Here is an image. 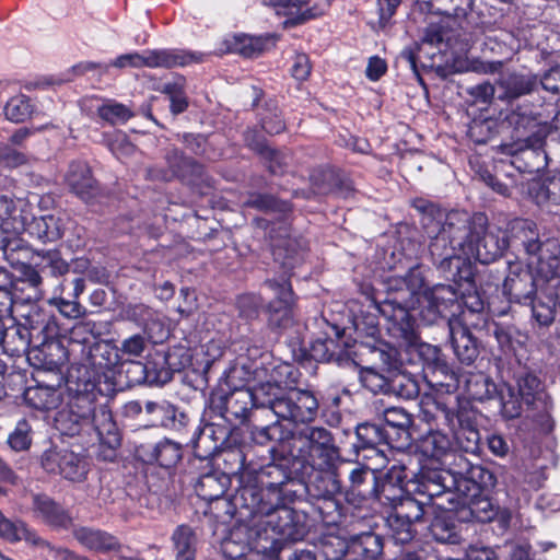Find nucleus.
I'll list each match as a JSON object with an SVG mask.
<instances>
[{"mask_svg":"<svg viewBox=\"0 0 560 560\" xmlns=\"http://www.w3.org/2000/svg\"><path fill=\"white\" fill-rule=\"evenodd\" d=\"M270 458L240 477L236 505L248 516H265L264 532L273 545L301 541L311 529L308 513L289 504L295 503L298 491H302L303 465L289 451L273 453Z\"/></svg>","mask_w":560,"mask_h":560,"instance_id":"1","label":"nucleus"},{"mask_svg":"<svg viewBox=\"0 0 560 560\" xmlns=\"http://www.w3.org/2000/svg\"><path fill=\"white\" fill-rule=\"evenodd\" d=\"M72 361L66 373V382L98 395L102 378L120 362L119 349L108 340L70 339Z\"/></svg>","mask_w":560,"mask_h":560,"instance_id":"2","label":"nucleus"},{"mask_svg":"<svg viewBox=\"0 0 560 560\" xmlns=\"http://www.w3.org/2000/svg\"><path fill=\"white\" fill-rule=\"evenodd\" d=\"M504 121L513 128L515 139L499 145V152L514 158L512 163L522 172H535L541 167L540 162L533 159L546 160L544 150L545 137L540 135V115L535 112L532 103L517 104L505 115Z\"/></svg>","mask_w":560,"mask_h":560,"instance_id":"3","label":"nucleus"},{"mask_svg":"<svg viewBox=\"0 0 560 560\" xmlns=\"http://www.w3.org/2000/svg\"><path fill=\"white\" fill-rule=\"evenodd\" d=\"M223 382L214 387L208 399L211 412L228 422L244 423L249 420L254 404L247 383L252 374L237 363L223 373Z\"/></svg>","mask_w":560,"mask_h":560,"instance_id":"4","label":"nucleus"},{"mask_svg":"<svg viewBox=\"0 0 560 560\" xmlns=\"http://www.w3.org/2000/svg\"><path fill=\"white\" fill-rule=\"evenodd\" d=\"M290 453L301 460L303 470L310 467H334L340 458V450L334 434L322 425H304L292 430Z\"/></svg>","mask_w":560,"mask_h":560,"instance_id":"5","label":"nucleus"},{"mask_svg":"<svg viewBox=\"0 0 560 560\" xmlns=\"http://www.w3.org/2000/svg\"><path fill=\"white\" fill-rule=\"evenodd\" d=\"M68 401L55 417V428L63 436L74 438L86 433L91 435L101 425L100 408H96L97 395L79 387L78 390L66 382Z\"/></svg>","mask_w":560,"mask_h":560,"instance_id":"6","label":"nucleus"},{"mask_svg":"<svg viewBox=\"0 0 560 560\" xmlns=\"http://www.w3.org/2000/svg\"><path fill=\"white\" fill-rule=\"evenodd\" d=\"M438 416L451 430L453 446L465 453L477 454L480 452V432L477 422V411L469 401L460 400L458 396L454 401H446L443 397L434 399Z\"/></svg>","mask_w":560,"mask_h":560,"instance_id":"7","label":"nucleus"},{"mask_svg":"<svg viewBox=\"0 0 560 560\" xmlns=\"http://www.w3.org/2000/svg\"><path fill=\"white\" fill-rule=\"evenodd\" d=\"M40 337L28 351L27 361L35 372L55 377L56 374H65L62 369L66 363L72 361L71 345H63L60 329L57 323L48 318L40 328Z\"/></svg>","mask_w":560,"mask_h":560,"instance_id":"8","label":"nucleus"},{"mask_svg":"<svg viewBox=\"0 0 560 560\" xmlns=\"http://www.w3.org/2000/svg\"><path fill=\"white\" fill-rule=\"evenodd\" d=\"M443 235L438 233L429 236L428 249L431 262L447 281L456 285L467 283L469 288L474 287L476 266L468 257L458 253L463 249L460 246Z\"/></svg>","mask_w":560,"mask_h":560,"instance_id":"9","label":"nucleus"},{"mask_svg":"<svg viewBox=\"0 0 560 560\" xmlns=\"http://www.w3.org/2000/svg\"><path fill=\"white\" fill-rule=\"evenodd\" d=\"M272 257L281 272L278 278H268L264 281V285L275 294L270 302L295 306L298 296L293 291L291 278L294 269L304 262L305 252L295 240L287 238L272 245Z\"/></svg>","mask_w":560,"mask_h":560,"instance_id":"10","label":"nucleus"},{"mask_svg":"<svg viewBox=\"0 0 560 560\" xmlns=\"http://www.w3.org/2000/svg\"><path fill=\"white\" fill-rule=\"evenodd\" d=\"M416 304L385 293L377 306V312L384 319L388 337L398 346H412L419 340V325L413 314Z\"/></svg>","mask_w":560,"mask_h":560,"instance_id":"11","label":"nucleus"},{"mask_svg":"<svg viewBox=\"0 0 560 560\" xmlns=\"http://www.w3.org/2000/svg\"><path fill=\"white\" fill-rule=\"evenodd\" d=\"M167 166V180L176 179L192 194L208 196L215 189V179L207 166L189 156L179 148L173 147L164 155Z\"/></svg>","mask_w":560,"mask_h":560,"instance_id":"12","label":"nucleus"},{"mask_svg":"<svg viewBox=\"0 0 560 560\" xmlns=\"http://www.w3.org/2000/svg\"><path fill=\"white\" fill-rule=\"evenodd\" d=\"M0 252L2 258L19 272L21 280L26 282V287L32 290V293L21 296V300L30 302L39 299L43 277L33 266L35 256H39V254L22 237L3 234L0 236Z\"/></svg>","mask_w":560,"mask_h":560,"instance_id":"13","label":"nucleus"},{"mask_svg":"<svg viewBox=\"0 0 560 560\" xmlns=\"http://www.w3.org/2000/svg\"><path fill=\"white\" fill-rule=\"evenodd\" d=\"M465 292L455 283H438L423 292L424 305H421L419 315L427 325L436 324L440 319L453 327L451 322L463 313Z\"/></svg>","mask_w":560,"mask_h":560,"instance_id":"14","label":"nucleus"},{"mask_svg":"<svg viewBox=\"0 0 560 560\" xmlns=\"http://www.w3.org/2000/svg\"><path fill=\"white\" fill-rule=\"evenodd\" d=\"M471 224L470 241L467 248L483 265L499 259L509 248L508 232L500 228L489 230L488 218L482 212L472 214Z\"/></svg>","mask_w":560,"mask_h":560,"instance_id":"15","label":"nucleus"},{"mask_svg":"<svg viewBox=\"0 0 560 560\" xmlns=\"http://www.w3.org/2000/svg\"><path fill=\"white\" fill-rule=\"evenodd\" d=\"M408 351L417 353L422 365L424 378L432 385L445 387L447 393L459 386L457 373L448 364L438 346L422 342L420 339L412 346H405Z\"/></svg>","mask_w":560,"mask_h":560,"instance_id":"16","label":"nucleus"},{"mask_svg":"<svg viewBox=\"0 0 560 560\" xmlns=\"http://www.w3.org/2000/svg\"><path fill=\"white\" fill-rule=\"evenodd\" d=\"M328 331L311 340L308 346H301L293 351L294 359L302 365L315 361L328 363L339 361L346 354L348 343L343 340L345 328L339 325H329Z\"/></svg>","mask_w":560,"mask_h":560,"instance_id":"17","label":"nucleus"},{"mask_svg":"<svg viewBox=\"0 0 560 560\" xmlns=\"http://www.w3.org/2000/svg\"><path fill=\"white\" fill-rule=\"evenodd\" d=\"M40 465L46 472L60 475L73 482L84 481L90 471V465L84 455L58 446H52L42 454Z\"/></svg>","mask_w":560,"mask_h":560,"instance_id":"18","label":"nucleus"},{"mask_svg":"<svg viewBox=\"0 0 560 560\" xmlns=\"http://www.w3.org/2000/svg\"><path fill=\"white\" fill-rule=\"evenodd\" d=\"M457 479V498L475 493H493L498 479L493 470L481 465L472 464L463 454H457L454 465Z\"/></svg>","mask_w":560,"mask_h":560,"instance_id":"19","label":"nucleus"},{"mask_svg":"<svg viewBox=\"0 0 560 560\" xmlns=\"http://www.w3.org/2000/svg\"><path fill=\"white\" fill-rule=\"evenodd\" d=\"M316 393L311 387L290 388L284 393V400L278 402L279 419L295 424H312L318 417Z\"/></svg>","mask_w":560,"mask_h":560,"instance_id":"20","label":"nucleus"},{"mask_svg":"<svg viewBox=\"0 0 560 560\" xmlns=\"http://www.w3.org/2000/svg\"><path fill=\"white\" fill-rule=\"evenodd\" d=\"M35 385L27 386L23 392V401L26 407L37 411H50L61 404V385H66V374H56L55 377L44 375L43 372L32 374Z\"/></svg>","mask_w":560,"mask_h":560,"instance_id":"21","label":"nucleus"},{"mask_svg":"<svg viewBox=\"0 0 560 560\" xmlns=\"http://www.w3.org/2000/svg\"><path fill=\"white\" fill-rule=\"evenodd\" d=\"M10 325H4L3 341L1 346L3 351L11 357L28 355V351L34 342L40 337V328L46 320H34L32 315L24 317V322L16 320L14 317L8 319Z\"/></svg>","mask_w":560,"mask_h":560,"instance_id":"22","label":"nucleus"},{"mask_svg":"<svg viewBox=\"0 0 560 560\" xmlns=\"http://www.w3.org/2000/svg\"><path fill=\"white\" fill-rule=\"evenodd\" d=\"M539 280H542L529 265L520 261L509 262V273L503 282V294L510 303L528 304L538 293Z\"/></svg>","mask_w":560,"mask_h":560,"instance_id":"23","label":"nucleus"},{"mask_svg":"<svg viewBox=\"0 0 560 560\" xmlns=\"http://www.w3.org/2000/svg\"><path fill=\"white\" fill-rule=\"evenodd\" d=\"M312 469L316 472L308 482L306 481V471L303 470L300 478L302 491H298L296 502L342 494L343 486L338 474L337 464L334 467H312Z\"/></svg>","mask_w":560,"mask_h":560,"instance_id":"24","label":"nucleus"},{"mask_svg":"<svg viewBox=\"0 0 560 560\" xmlns=\"http://www.w3.org/2000/svg\"><path fill=\"white\" fill-rule=\"evenodd\" d=\"M144 412L149 427H159L170 431L184 432L190 423V417L179 406L166 400H147Z\"/></svg>","mask_w":560,"mask_h":560,"instance_id":"25","label":"nucleus"},{"mask_svg":"<svg viewBox=\"0 0 560 560\" xmlns=\"http://www.w3.org/2000/svg\"><path fill=\"white\" fill-rule=\"evenodd\" d=\"M183 445L168 438L155 443H141L136 447V456L147 465L171 470L183 459Z\"/></svg>","mask_w":560,"mask_h":560,"instance_id":"26","label":"nucleus"},{"mask_svg":"<svg viewBox=\"0 0 560 560\" xmlns=\"http://www.w3.org/2000/svg\"><path fill=\"white\" fill-rule=\"evenodd\" d=\"M380 424L387 446L404 450L410 445L413 418L404 408H386L383 412V422Z\"/></svg>","mask_w":560,"mask_h":560,"instance_id":"27","label":"nucleus"},{"mask_svg":"<svg viewBox=\"0 0 560 560\" xmlns=\"http://www.w3.org/2000/svg\"><path fill=\"white\" fill-rule=\"evenodd\" d=\"M378 470L357 463L348 476V485L343 487V497L351 504L374 501L377 493Z\"/></svg>","mask_w":560,"mask_h":560,"instance_id":"28","label":"nucleus"},{"mask_svg":"<svg viewBox=\"0 0 560 560\" xmlns=\"http://www.w3.org/2000/svg\"><path fill=\"white\" fill-rule=\"evenodd\" d=\"M408 483V470L404 465L394 464L385 472L378 470L374 501L392 508L410 492Z\"/></svg>","mask_w":560,"mask_h":560,"instance_id":"29","label":"nucleus"},{"mask_svg":"<svg viewBox=\"0 0 560 560\" xmlns=\"http://www.w3.org/2000/svg\"><path fill=\"white\" fill-rule=\"evenodd\" d=\"M459 33L457 34L460 44V50L468 51L489 33L498 31V23L489 13L479 7H476L464 21L458 23Z\"/></svg>","mask_w":560,"mask_h":560,"instance_id":"30","label":"nucleus"},{"mask_svg":"<svg viewBox=\"0 0 560 560\" xmlns=\"http://www.w3.org/2000/svg\"><path fill=\"white\" fill-rule=\"evenodd\" d=\"M72 535L84 549L95 553H119L122 549L120 539L102 528L75 526L72 530Z\"/></svg>","mask_w":560,"mask_h":560,"instance_id":"31","label":"nucleus"},{"mask_svg":"<svg viewBox=\"0 0 560 560\" xmlns=\"http://www.w3.org/2000/svg\"><path fill=\"white\" fill-rule=\"evenodd\" d=\"M100 416L102 417L101 425L93 433L100 442L96 457L98 460L113 463L116 460L117 451L121 445V435L106 406L100 407Z\"/></svg>","mask_w":560,"mask_h":560,"instance_id":"32","label":"nucleus"},{"mask_svg":"<svg viewBox=\"0 0 560 560\" xmlns=\"http://www.w3.org/2000/svg\"><path fill=\"white\" fill-rule=\"evenodd\" d=\"M516 383L518 394L528 407L538 409L541 406L546 412L552 407L551 397L544 390L542 383L537 375L529 371L522 372L516 376ZM546 424L549 431L553 429V421L549 413L546 416Z\"/></svg>","mask_w":560,"mask_h":560,"instance_id":"33","label":"nucleus"},{"mask_svg":"<svg viewBox=\"0 0 560 560\" xmlns=\"http://www.w3.org/2000/svg\"><path fill=\"white\" fill-rule=\"evenodd\" d=\"M32 509L37 518L54 529L67 530L73 525L71 513L45 493L33 495Z\"/></svg>","mask_w":560,"mask_h":560,"instance_id":"34","label":"nucleus"},{"mask_svg":"<svg viewBox=\"0 0 560 560\" xmlns=\"http://www.w3.org/2000/svg\"><path fill=\"white\" fill-rule=\"evenodd\" d=\"M539 86L538 74L512 72L498 80V100L513 106L522 96L529 95Z\"/></svg>","mask_w":560,"mask_h":560,"instance_id":"35","label":"nucleus"},{"mask_svg":"<svg viewBox=\"0 0 560 560\" xmlns=\"http://www.w3.org/2000/svg\"><path fill=\"white\" fill-rule=\"evenodd\" d=\"M425 277L419 265L409 268L404 277L390 278L387 281L386 293L394 296H402L404 300L415 304H421L420 294L427 290Z\"/></svg>","mask_w":560,"mask_h":560,"instance_id":"36","label":"nucleus"},{"mask_svg":"<svg viewBox=\"0 0 560 560\" xmlns=\"http://www.w3.org/2000/svg\"><path fill=\"white\" fill-rule=\"evenodd\" d=\"M363 382L365 387L374 393L395 392L405 399H413L419 395L418 384L406 375H399L388 381L374 369H368Z\"/></svg>","mask_w":560,"mask_h":560,"instance_id":"37","label":"nucleus"},{"mask_svg":"<svg viewBox=\"0 0 560 560\" xmlns=\"http://www.w3.org/2000/svg\"><path fill=\"white\" fill-rule=\"evenodd\" d=\"M206 54L179 48L147 49L148 68L186 67L205 61Z\"/></svg>","mask_w":560,"mask_h":560,"instance_id":"38","label":"nucleus"},{"mask_svg":"<svg viewBox=\"0 0 560 560\" xmlns=\"http://www.w3.org/2000/svg\"><path fill=\"white\" fill-rule=\"evenodd\" d=\"M66 183L70 191L86 203L92 202L101 195V186L86 164H70Z\"/></svg>","mask_w":560,"mask_h":560,"instance_id":"39","label":"nucleus"},{"mask_svg":"<svg viewBox=\"0 0 560 560\" xmlns=\"http://www.w3.org/2000/svg\"><path fill=\"white\" fill-rule=\"evenodd\" d=\"M318 401V416L331 428L341 423V405L343 396H351L348 388L331 384L323 389L315 390Z\"/></svg>","mask_w":560,"mask_h":560,"instance_id":"40","label":"nucleus"},{"mask_svg":"<svg viewBox=\"0 0 560 560\" xmlns=\"http://www.w3.org/2000/svg\"><path fill=\"white\" fill-rule=\"evenodd\" d=\"M530 258H535L537 275L547 282L560 278V242L555 237H547L540 241L538 248Z\"/></svg>","mask_w":560,"mask_h":560,"instance_id":"41","label":"nucleus"},{"mask_svg":"<svg viewBox=\"0 0 560 560\" xmlns=\"http://www.w3.org/2000/svg\"><path fill=\"white\" fill-rule=\"evenodd\" d=\"M218 432L223 433V428L203 419L200 420L190 439V446L197 458L209 460L215 452H219L221 438L217 436Z\"/></svg>","mask_w":560,"mask_h":560,"instance_id":"42","label":"nucleus"},{"mask_svg":"<svg viewBox=\"0 0 560 560\" xmlns=\"http://www.w3.org/2000/svg\"><path fill=\"white\" fill-rule=\"evenodd\" d=\"M506 232L509 247L523 248L528 256L537 250L538 244L541 241L536 223L529 219H514L511 221Z\"/></svg>","mask_w":560,"mask_h":560,"instance_id":"43","label":"nucleus"},{"mask_svg":"<svg viewBox=\"0 0 560 560\" xmlns=\"http://www.w3.org/2000/svg\"><path fill=\"white\" fill-rule=\"evenodd\" d=\"M471 222L472 215H469L468 212L451 210L446 212L438 233H443L444 237L465 248L470 241Z\"/></svg>","mask_w":560,"mask_h":560,"instance_id":"44","label":"nucleus"},{"mask_svg":"<svg viewBox=\"0 0 560 560\" xmlns=\"http://www.w3.org/2000/svg\"><path fill=\"white\" fill-rule=\"evenodd\" d=\"M450 338L457 360L464 365L474 364L479 357L480 345L469 327L466 325L450 327Z\"/></svg>","mask_w":560,"mask_h":560,"instance_id":"45","label":"nucleus"},{"mask_svg":"<svg viewBox=\"0 0 560 560\" xmlns=\"http://www.w3.org/2000/svg\"><path fill=\"white\" fill-rule=\"evenodd\" d=\"M250 439L259 445L276 442V445L269 450L270 455L273 453H280L281 451L290 452L292 430L288 429L278 418V420L268 425L254 427L250 430Z\"/></svg>","mask_w":560,"mask_h":560,"instance_id":"46","label":"nucleus"},{"mask_svg":"<svg viewBox=\"0 0 560 560\" xmlns=\"http://www.w3.org/2000/svg\"><path fill=\"white\" fill-rule=\"evenodd\" d=\"M417 451L423 457L443 464V459L453 451V441L443 431L431 429L418 439Z\"/></svg>","mask_w":560,"mask_h":560,"instance_id":"47","label":"nucleus"},{"mask_svg":"<svg viewBox=\"0 0 560 560\" xmlns=\"http://www.w3.org/2000/svg\"><path fill=\"white\" fill-rule=\"evenodd\" d=\"M349 560H378L383 556L384 539L374 532H363L349 538Z\"/></svg>","mask_w":560,"mask_h":560,"instance_id":"48","label":"nucleus"},{"mask_svg":"<svg viewBox=\"0 0 560 560\" xmlns=\"http://www.w3.org/2000/svg\"><path fill=\"white\" fill-rule=\"evenodd\" d=\"M231 486V480L217 469L201 474L196 480L194 488L196 494L203 501L220 500L225 497Z\"/></svg>","mask_w":560,"mask_h":560,"instance_id":"49","label":"nucleus"},{"mask_svg":"<svg viewBox=\"0 0 560 560\" xmlns=\"http://www.w3.org/2000/svg\"><path fill=\"white\" fill-rule=\"evenodd\" d=\"M463 510H467L466 518L478 523L491 522L498 514L492 493H475L458 498Z\"/></svg>","mask_w":560,"mask_h":560,"instance_id":"50","label":"nucleus"},{"mask_svg":"<svg viewBox=\"0 0 560 560\" xmlns=\"http://www.w3.org/2000/svg\"><path fill=\"white\" fill-rule=\"evenodd\" d=\"M530 300L527 305L532 311V325L537 332H540L553 324L557 300L555 295L544 292H538Z\"/></svg>","mask_w":560,"mask_h":560,"instance_id":"51","label":"nucleus"},{"mask_svg":"<svg viewBox=\"0 0 560 560\" xmlns=\"http://www.w3.org/2000/svg\"><path fill=\"white\" fill-rule=\"evenodd\" d=\"M270 36H250L235 34L224 40L225 51L237 54L245 58H255L261 55L270 43Z\"/></svg>","mask_w":560,"mask_h":560,"instance_id":"52","label":"nucleus"},{"mask_svg":"<svg viewBox=\"0 0 560 560\" xmlns=\"http://www.w3.org/2000/svg\"><path fill=\"white\" fill-rule=\"evenodd\" d=\"M247 145L264 160L271 175L278 176L285 173L288 166L285 154L278 149L271 148L264 137L254 136L253 139L248 140Z\"/></svg>","mask_w":560,"mask_h":560,"instance_id":"53","label":"nucleus"},{"mask_svg":"<svg viewBox=\"0 0 560 560\" xmlns=\"http://www.w3.org/2000/svg\"><path fill=\"white\" fill-rule=\"evenodd\" d=\"M429 529L438 542L457 545L462 540L456 515L452 511L436 514L431 521Z\"/></svg>","mask_w":560,"mask_h":560,"instance_id":"54","label":"nucleus"},{"mask_svg":"<svg viewBox=\"0 0 560 560\" xmlns=\"http://www.w3.org/2000/svg\"><path fill=\"white\" fill-rule=\"evenodd\" d=\"M218 468L221 474L226 477L236 478L240 482V477L243 476L248 469L254 468V465L247 464V453L243 451L219 450L213 454Z\"/></svg>","mask_w":560,"mask_h":560,"instance_id":"55","label":"nucleus"},{"mask_svg":"<svg viewBox=\"0 0 560 560\" xmlns=\"http://www.w3.org/2000/svg\"><path fill=\"white\" fill-rule=\"evenodd\" d=\"M31 236L43 243H51L60 240L65 233L62 219L52 214H45L33 218L27 229Z\"/></svg>","mask_w":560,"mask_h":560,"instance_id":"56","label":"nucleus"},{"mask_svg":"<svg viewBox=\"0 0 560 560\" xmlns=\"http://www.w3.org/2000/svg\"><path fill=\"white\" fill-rule=\"evenodd\" d=\"M313 512L317 514L318 520L325 526H338L343 517V505L339 500V495H327L325 498H315L314 500H305Z\"/></svg>","mask_w":560,"mask_h":560,"instance_id":"57","label":"nucleus"},{"mask_svg":"<svg viewBox=\"0 0 560 560\" xmlns=\"http://www.w3.org/2000/svg\"><path fill=\"white\" fill-rule=\"evenodd\" d=\"M186 151L194 156L200 158L208 162L218 161L222 152L217 149L209 140V136L196 132H184L179 136Z\"/></svg>","mask_w":560,"mask_h":560,"instance_id":"58","label":"nucleus"},{"mask_svg":"<svg viewBox=\"0 0 560 560\" xmlns=\"http://www.w3.org/2000/svg\"><path fill=\"white\" fill-rule=\"evenodd\" d=\"M412 207L420 213V224L428 236L438 234L446 214L445 210L424 198L413 199Z\"/></svg>","mask_w":560,"mask_h":560,"instance_id":"59","label":"nucleus"},{"mask_svg":"<svg viewBox=\"0 0 560 560\" xmlns=\"http://www.w3.org/2000/svg\"><path fill=\"white\" fill-rule=\"evenodd\" d=\"M249 392L254 408H269L279 418L277 405L284 400V393L277 384L268 380L249 387Z\"/></svg>","mask_w":560,"mask_h":560,"instance_id":"60","label":"nucleus"},{"mask_svg":"<svg viewBox=\"0 0 560 560\" xmlns=\"http://www.w3.org/2000/svg\"><path fill=\"white\" fill-rule=\"evenodd\" d=\"M247 208L265 213L287 214L292 211V203L283 200L273 194L250 191L244 203Z\"/></svg>","mask_w":560,"mask_h":560,"instance_id":"61","label":"nucleus"},{"mask_svg":"<svg viewBox=\"0 0 560 560\" xmlns=\"http://www.w3.org/2000/svg\"><path fill=\"white\" fill-rule=\"evenodd\" d=\"M355 441L351 445L354 454L359 455L361 451L374 450L381 444L386 445L381 424L373 422H362L355 427Z\"/></svg>","mask_w":560,"mask_h":560,"instance_id":"62","label":"nucleus"},{"mask_svg":"<svg viewBox=\"0 0 560 560\" xmlns=\"http://www.w3.org/2000/svg\"><path fill=\"white\" fill-rule=\"evenodd\" d=\"M172 542L176 560H195L197 553V536L186 524L178 525L172 534Z\"/></svg>","mask_w":560,"mask_h":560,"instance_id":"63","label":"nucleus"},{"mask_svg":"<svg viewBox=\"0 0 560 560\" xmlns=\"http://www.w3.org/2000/svg\"><path fill=\"white\" fill-rule=\"evenodd\" d=\"M143 364L148 374V385H164L173 378L164 350L155 349L149 352Z\"/></svg>","mask_w":560,"mask_h":560,"instance_id":"64","label":"nucleus"}]
</instances>
